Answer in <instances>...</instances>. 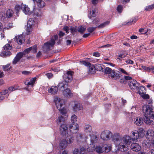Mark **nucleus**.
<instances>
[{
	"label": "nucleus",
	"instance_id": "f257e3e1",
	"mask_svg": "<svg viewBox=\"0 0 154 154\" xmlns=\"http://www.w3.org/2000/svg\"><path fill=\"white\" fill-rule=\"evenodd\" d=\"M37 52V46L35 45L32 47L26 49L23 52H20L17 54L12 61V64H16L23 55L29 53L30 52L35 54Z\"/></svg>",
	"mask_w": 154,
	"mask_h": 154
},
{
	"label": "nucleus",
	"instance_id": "f8f14e48",
	"mask_svg": "<svg viewBox=\"0 0 154 154\" xmlns=\"http://www.w3.org/2000/svg\"><path fill=\"white\" fill-rule=\"evenodd\" d=\"M14 39L15 41L17 42L19 45H21L24 42L25 38L23 36V35H18L15 36Z\"/></svg>",
	"mask_w": 154,
	"mask_h": 154
},
{
	"label": "nucleus",
	"instance_id": "393cba45",
	"mask_svg": "<svg viewBox=\"0 0 154 154\" xmlns=\"http://www.w3.org/2000/svg\"><path fill=\"white\" fill-rule=\"evenodd\" d=\"M82 108V105L80 103L77 102L75 103L73 107V110L74 111L81 110Z\"/></svg>",
	"mask_w": 154,
	"mask_h": 154
},
{
	"label": "nucleus",
	"instance_id": "e2e57ef3",
	"mask_svg": "<svg viewBox=\"0 0 154 154\" xmlns=\"http://www.w3.org/2000/svg\"><path fill=\"white\" fill-rule=\"evenodd\" d=\"M63 30L66 31V33H68L69 32V27L67 26H65L63 28Z\"/></svg>",
	"mask_w": 154,
	"mask_h": 154
},
{
	"label": "nucleus",
	"instance_id": "9b49d317",
	"mask_svg": "<svg viewBox=\"0 0 154 154\" xmlns=\"http://www.w3.org/2000/svg\"><path fill=\"white\" fill-rule=\"evenodd\" d=\"M72 72L71 71H69L67 72L63 76V79L64 81L66 83L70 82L72 79Z\"/></svg>",
	"mask_w": 154,
	"mask_h": 154
},
{
	"label": "nucleus",
	"instance_id": "c03bdc74",
	"mask_svg": "<svg viewBox=\"0 0 154 154\" xmlns=\"http://www.w3.org/2000/svg\"><path fill=\"white\" fill-rule=\"evenodd\" d=\"M123 7L122 5H119L117 7L116 10L119 13H121L123 10Z\"/></svg>",
	"mask_w": 154,
	"mask_h": 154
},
{
	"label": "nucleus",
	"instance_id": "c9c22d12",
	"mask_svg": "<svg viewBox=\"0 0 154 154\" xmlns=\"http://www.w3.org/2000/svg\"><path fill=\"white\" fill-rule=\"evenodd\" d=\"M85 131L86 133H90L92 130L91 127L89 125H85Z\"/></svg>",
	"mask_w": 154,
	"mask_h": 154
},
{
	"label": "nucleus",
	"instance_id": "de8ad7c7",
	"mask_svg": "<svg viewBox=\"0 0 154 154\" xmlns=\"http://www.w3.org/2000/svg\"><path fill=\"white\" fill-rule=\"evenodd\" d=\"M141 67L143 69L148 72H150L151 70V67H148L144 66H142Z\"/></svg>",
	"mask_w": 154,
	"mask_h": 154
},
{
	"label": "nucleus",
	"instance_id": "2eb2a0df",
	"mask_svg": "<svg viewBox=\"0 0 154 154\" xmlns=\"http://www.w3.org/2000/svg\"><path fill=\"white\" fill-rule=\"evenodd\" d=\"M36 79V77H34L31 79L29 81V79H27L24 81V83L27 85V87H29V85L32 87L35 83Z\"/></svg>",
	"mask_w": 154,
	"mask_h": 154
},
{
	"label": "nucleus",
	"instance_id": "680f3d73",
	"mask_svg": "<svg viewBox=\"0 0 154 154\" xmlns=\"http://www.w3.org/2000/svg\"><path fill=\"white\" fill-rule=\"evenodd\" d=\"M99 21V19L97 18H96L94 20L93 23V24H95L97 26L98 22Z\"/></svg>",
	"mask_w": 154,
	"mask_h": 154
},
{
	"label": "nucleus",
	"instance_id": "603ef678",
	"mask_svg": "<svg viewBox=\"0 0 154 154\" xmlns=\"http://www.w3.org/2000/svg\"><path fill=\"white\" fill-rule=\"evenodd\" d=\"M79 152L81 153V154H87L86 148L83 147L81 148Z\"/></svg>",
	"mask_w": 154,
	"mask_h": 154
},
{
	"label": "nucleus",
	"instance_id": "79ce46f5",
	"mask_svg": "<svg viewBox=\"0 0 154 154\" xmlns=\"http://www.w3.org/2000/svg\"><path fill=\"white\" fill-rule=\"evenodd\" d=\"M149 31H150V30L149 29H147L146 31L144 30V29L143 28L140 29L139 30V32L141 33V34H145L147 35V33Z\"/></svg>",
	"mask_w": 154,
	"mask_h": 154
},
{
	"label": "nucleus",
	"instance_id": "cd10ccee",
	"mask_svg": "<svg viewBox=\"0 0 154 154\" xmlns=\"http://www.w3.org/2000/svg\"><path fill=\"white\" fill-rule=\"evenodd\" d=\"M36 2L38 6L40 8H42L45 5V3L42 0H33Z\"/></svg>",
	"mask_w": 154,
	"mask_h": 154
},
{
	"label": "nucleus",
	"instance_id": "3c124183",
	"mask_svg": "<svg viewBox=\"0 0 154 154\" xmlns=\"http://www.w3.org/2000/svg\"><path fill=\"white\" fill-rule=\"evenodd\" d=\"M125 56L122 54H120L118 57L117 59L119 62H120L122 60L123 58H124Z\"/></svg>",
	"mask_w": 154,
	"mask_h": 154
},
{
	"label": "nucleus",
	"instance_id": "6e6552de",
	"mask_svg": "<svg viewBox=\"0 0 154 154\" xmlns=\"http://www.w3.org/2000/svg\"><path fill=\"white\" fill-rule=\"evenodd\" d=\"M142 111L143 113L144 116L149 115L154 112L152 111V109L151 106L148 105H144L142 107Z\"/></svg>",
	"mask_w": 154,
	"mask_h": 154
},
{
	"label": "nucleus",
	"instance_id": "f704fd0d",
	"mask_svg": "<svg viewBox=\"0 0 154 154\" xmlns=\"http://www.w3.org/2000/svg\"><path fill=\"white\" fill-rule=\"evenodd\" d=\"M35 21L33 18H30L27 22V26L28 27H32L34 25Z\"/></svg>",
	"mask_w": 154,
	"mask_h": 154
},
{
	"label": "nucleus",
	"instance_id": "774afa93",
	"mask_svg": "<svg viewBox=\"0 0 154 154\" xmlns=\"http://www.w3.org/2000/svg\"><path fill=\"white\" fill-rule=\"evenodd\" d=\"M58 35L61 38L63 36L65 35V33L62 31H60Z\"/></svg>",
	"mask_w": 154,
	"mask_h": 154
},
{
	"label": "nucleus",
	"instance_id": "412c9836",
	"mask_svg": "<svg viewBox=\"0 0 154 154\" xmlns=\"http://www.w3.org/2000/svg\"><path fill=\"white\" fill-rule=\"evenodd\" d=\"M48 91L51 94H55L57 93L58 91V88L56 86H52L48 88Z\"/></svg>",
	"mask_w": 154,
	"mask_h": 154
},
{
	"label": "nucleus",
	"instance_id": "f03ea898",
	"mask_svg": "<svg viewBox=\"0 0 154 154\" xmlns=\"http://www.w3.org/2000/svg\"><path fill=\"white\" fill-rule=\"evenodd\" d=\"M54 101L57 108L59 110L61 114L63 115L65 114L66 113V111L63 106L64 104L63 100L57 97H55L54 98Z\"/></svg>",
	"mask_w": 154,
	"mask_h": 154
},
{
	"label": "nucleus",
	"instance_id": "423d86ee",
	"mask_svg": "<svg viewBox=\"0 0 154 154\" xmlns=\"http://www.w3.org/2000/svg\"><path fill=\"white\" fill-rule=\"evenodd\" d=\"M144 117V122L147 125H154V112Z\"/></svg>",
	"mask_w": 154,
	"mask_h": 154
},
{
	"label": "nucleus",
	"instance_id": "b1692460",
	"mask_svg": "<svg viewBox=\"0 0 154 154\" xmlns=\"http://www.w3.org/2000/svg\"><path fill=\"white\" fill-rule=\"evenodd\" d=\"M134 122L135 124L137 125H141L143 123V119L142 118L140 117H137L134 119Z\"/></svg>",
	"mask_w": 154,
	"mask_h": 154
},
{
	"label": "nucleus",
	"instance_id": "4be33fe9",
	"mask_svg": "<svg viewBox=\"0 0 154 154\" xmlns=\"http://www.w3.org/2000/svg\"><path fill=\"white\" fill-rule=\"evenodd\" d=\"M63 95L66 97H70L72 96L71 91L69 88H67L63 91Z\"/></svg>",
	"mask_w": 154,
	"mask_h": 154
},
{
	"label": "nucleus",
	"instance_id": "9d476101",
	"mask_svg": "<svg viewBox=\"0 0 154 154\" xmlns=\"http://www.w3.org/2000/svg\"><path fill=\"white\" fill-rule=\"evenodd\" d=\"M112 134L109 131H102L100 135L101 138L105 140H109L112 137Z\"/></svg>",
	"mask_w": 154,
	"mask_h": 154
},
{
	"label": "nucleus",
	"instance_id": "4d7b16f0",
	"mask_svg": "<svg viewBox=\"0 0 154 154\" xmlns=\"http://www.w3.org/2000/svg\"><path fill=\"white\" fill-rule=\"evenodd\" d=\"M32 30V27H28V26H27V27L26 29V34L28 35H29V34L30 32Z\"/></svg>",
	"mask_w": 154,
	"mask_h": 154
},
{
	"label": "nucleus",
	"instance_id": "5701e85b",
	"mask_svg": "<svg viewBox=\"0 0 154 154\" xmlns=\"http://www.w3.org/2000/svg\"><path fill=\"white\" fill-rule=\"evenodd\" d=\"M132 137L129 136H125L122 139L123 141L126 144L130 145L131 142Z\"/></svg>",
	"mask_w": 154,
	"mask_h": 154
},
{
	"label": "nucleus",
	"instance_id": "864d4df0",
	"mask_svg": "<svg viewBox=\"0 0 154 154\" xmlns=\"http://www.w3.org/2000/svg\"><path fill=\"white\" fill-rule=\"evenodd\" d=\"M10 66V64H7L5 66H3V70L4 71H8V69H9V67Z\"/></svg>",
	"mask_w": 154,
	"mask_h": 154
},
{
	"label": "nucleus",
	"instance_id": "09e8293b",
	"mask_svg": "<svg viewBox=\"0 0 154 154\" xmlns=\"http://www.w3.org/2000/svg\"><path fill=\"white\" fill-rule=\"evenodd\" d=\"M96 28L97 27H89L87 29V30L88 32H89V33H92L94 31Z\"/></svg>",
	"mask_w": 154,
	"mask_h": 154
},
{
	"label": "nucleus",
	"instance_id": "bf43d9fd",
	"mask_svg": "<svg viewBox=\"0 0 154 154\" xmlns=\"http://www.w3.org/2000/svg\"><path fill=\"white\" fill-rule=\"evenodd\" d=\"M73 154H81V153L78 149L75 148L73 151Z\"/></svg>",
	"mask_w": 154,
	"mask_h": 154
},
{
	"label": "nucleus",
	"instance_id": "dca6fc26",
	"mask_svg": "<svg viewBox=\"0 0 154 154\" xmlns=\"http://www.w3.org/2000/svg\"><path fill=\"white\" fill-rule=\"evenodd\" d=\"M131 149L134 151L137 152L141 150V147L138 143H133L131 145Z\"/></svg>",
	"mask_w": 154,
	"mask_h": 154
},
{
	"label": "nucleus",
	"instance_id": "ddd939ff",
	"mask_svg": "<svg viewBox=\"0 0 154 154\" xmlns=\"http://www.w3.org/2000/svg\"><path fill=\"white\" fill-rule=\"evenodd\" d=\"M118 149L120 150L121 151H124L125 152V154H129L130 152L129 151H128V146H126L123 144L122 143H120L118 145Z\"/></svg>",
	"mask_w": 154,
	"mask_h": 154
},
{
	"label": "nucleus",
	"instance_id": "39448f33",
	"mask_svg": "<svg viewBox=\"0 0 154 154\" xmlns=\"http://www.w3.org/2000/svg\"><path fill=\"white\" fill-rule=\"evenodd\" d=\"M15 9L17 11L16 12H18L21 9L25 14L30 15L31 14V11H30L29 8L27 5H25L22 4L21 5H17L15 6Z\"/></svg>",
	"mask_w": 154,
	"mask_h": 154
},
{
	"label": "nucleus",
	"instance_id": "72a5a7b5",
	"mask_svg": "<svg viewBox=\"0 0 154 154\" xmlns=\"http://www.w3.org/2000/svg\"><path fill=\"white\" fill-rule=\"evenodd\" d=\"M11 53L10 51H4L2 52L1 54V56L2 57H6L9 56L11 54Z\"/></svg>",
	"mask_w": 154,
	"mask_h": 154
},
{
	"label": "nucleus",
	"instance_id": "4c0bfd02",
	"mask_svg": "<svg viewBox=\"0 0 154 154\" xmlns=\"http://www.w3.org/2000/svg\"><path fill=\"white\" fill-rule=\"evenodd\" d=\"M103 149L104 151L103 153L107 152L110 151V149L109 147H108V146L106 145H104L103 146H102Z\"/></svg>",
	"mask_w": 154,
	"mask_h": 154
},
{
	"label": "nucleus",
	"instance_id": "58836bf2",
	"mask_svg": "<svg viewBox=\"0 0 154 154\" xmlns=\"http://www.w3.org/2000/svg\"><path fill=\"white\" fill-rule=\"evenodd\" d=\"M77 120V117L76 115H73L71 117V121L72 122V124H77L75 123Z\"/></svg>",
	"mask_w": 154,
	"mask_h": 154
},
{
	"label": "nucleus",
	"instance_id": "8fccbe9b",
	"mask_svg": "<svg viewBox=\"0 0 154 154\" xmlns=\"http://www.w3.org/2000/svg\"><path fill=\"white\" fill-rule=\"evenodd\" d=\"M21 73L25 75H29L31 73V72L28 71H22Z\"/></svg>",
	"mask_w": 154,
	"mask_h": 154
},
{
	"label": "nucleus",
	"instance_id": "37998d69",
	"mask_svg": "<svg viewBox=\"0 0 154 154\" xmlns=\"http://www.w3.org/2000/svg\"><path fill=\"white\" fill-rule=\"evenodd\" d=\"M4 48L5 51H7L11 50L12 49V47L9 44H7L4 47Z\"/></svg>",
	"mask_w": 154,
	"mask_h": 154
},
{
	"label": "nucleus",
	"instance_id": "aec40b11",
	"mask_svg": "<svg viewBox=\"0 0 154 154\" xmlns=\"http://www.w3.org/2000/svg\"><path fill=\"white\" fill-rule=\"evenodd\" d=\"M92 147L93 149H91L92 150H91V151L94 150L96 151L98 153L104 152V151H103V149L102 145L101 146H97L96 147L95 145H93Z\"/></svg>",
	"mask_w": 154,
	"mask_h": 154
},
{
	"label": "nucleus",
	"instance_id": "1a4fd4ad",
	"mask_svg": "<svg viewBox=\"0 0 154 154\" xmlns=\"http://www.w3.org/2000/svg\"><path fill=\"white\" fill-rule=\"evenodd\" d=\"M55 44V41L51 39L50 42H48L44 44L42 47L43 50L45 52L49 51L51 50V48L53 47Z\"/></svg>",
	"mask_w": 154,
	"mask_h": 154
},
{
	"label": "nucleus",
	"instance_id": "0eeeda50",
	"mask_svg": "<svg viewBox=\"0 0 154 154\" xmlns=\"http://www.w3.org/2000/svg\"><path fill=\"white\" fill-rule=\"evenodd\" d=\"M146 137L149 141H147L144 140L143 143L146 145H147L150 141H153L154 140V131L153 130L151 129L148 130L146 133Z\"/></svg>",
	"mask_w": 154,
	"mask_h": 154
},
{
	"label": "nucleus",
	"instance_id": "338daca9",
	"mask_svg": "<svg viewBox=\"0 0 154 154\" xmlns=\"http://www.w3.org/2000/svg\"><path fill=\"white\" fill-rule=\"evenodd\" d=\"M46 75L48 79H50L53 76V74L51 73H48Z\"/></svg>",
	"mask_w": 154,
	"mask_h": 154
},
{
	"label": "nucleus",
	"instance_id": "6e6d98bb",
	"mask_svg": "<svg viewBox=\"0 0 154 154\" xmlns=\"http://www.w3.org/2000/svg\"><path fill=\"white\" fill-rule=\"evenodd\" d=\"M137 21V20L135 18L131 20L129 22H128L127 23V24L128 25H129L131 24V23H134L136 22Z\"/></svg>",
	"mask_w": 154,
	"mask_h": 154
},
{
	"label": "nucleus",
	"instance_id": "f3484780",
	"mask_svg": "<svg viewBox=\"0 0 154 154\" xmlns=\"http://www.w3.org/2000/svg\"><path fill=\"white\" fill-rule=\"evenodd\" d=\"M79 128V126L77 124H72L69 125V129L72 133L77 132Z\"/></svg>",
	"mask_w": 154,
	"mask_h": 154
},
{
	"label": "nucleus",
	"instance_id": "69168bd1",
	"mask_svg": "<svg viewBox=\"0 0 154 154\" xmlns=\"http://www.w3.org/2000/svg\"><path fill=\"white\" fill-rule=\"evenodd\" d=\"M93 56L98 57L100 56V54L98 52H94L93 54Z\"/></svg>",
	"mask_w": 154,
	"mask_h": 154
},
{
	"label": "nucleus",
	"instance_id": "13d9d810",
	"mask_svg": "<svg viewBox=\"0 0 154 154\" xmlns=\"http://www.w3.org/2000/svg\"><path fill=\"white\" fill-rule=\"evenodd\" d=\"M142 97L144 99H149V96L148 94H143L141 95Z\"/></svg>",
	"mask_w": 154,
	"mask_h": 154
},
{
	"label": "nucleus",
	"instance_id": "0e129e2a",
	"mask_svg": "<svg viewBox=\"0 0 154 154\" xmlns=\"http://www.w3.org/2000/svg\"><path fill=\"white\" fill-rule=\"evenodd\" d=\"M6 29V28H4L3 29V31L1 33V38L2 39L3 38H4L5 37V34H4V30Z\"/></svg>",
	"mask_w": 154,
	"mask_h": 154
},
{
	"label": "nucleus",
	"instance_id": "5fc2aeb1",
	"mask_svg": "<svg viewBox=\"0 0 154 154\" xmlns=\"http://www.w3.org/2000/svg\"><path fill=\"white\" fill-rule=\"evenodd\" d=\"M64 120V118L63 116H59L57 120V123H60L61 122L63 121Z\"/></svg>",
	"mask_w": 154,
	"mask_h": 154
},
{
	"label": "nucleus",
	"instance_id": "2f4dec72",
	"mask_svg": "<svg viewBox=\"0 0 154 154\" xmlns=\"http://www.w3.org/2000/svg\"><path fill=\"white\" fill-rule=\"evenodd\" d=\"M14 12L12 10L8 9V10L6 13V16L8 18H10L13 15Z\"/></svg>",
	"mask_w": 154,
	"mask_h": 154
},
{
	"label": "nucleus",
	"instance_id": "ea45409f",
	"mask_svg": "<svg viewBox=\"0 0 154 154\" xmlns=\"http://www.w3.org/2000/svg\"><path fill=\"white\" fill-rule=\"evenodd\" d=\"M77 30L81 33H83L86 30V28L83 26H81L78 28Z\"/></svg>",
	"mask_w": 154,
	"mask_h": 154
},
{
	"label": "nucleus",
	"instance_id": "a19ab883",
	"mask_svg": "<svg viewBox=\"0 0 154 154\" xmlns=\"http://www.w3.org/2000/svg\"><path fill=\"white\" fill-rule=\"evenodd\" d=\"M153 8H154V4L146 6L145 9L146 11H149Z\"/></svg>",
	"mask_w": 154,
	"mask_h": 154
},
{
	"label": "nucleus",
	"instance_id": "e433bc0d",
	"mask_svg": "<svg viewBox=\"0 0 154 154\" xmlns=\"http://www.w3.org/2000/svg\"><path fill=\"white\" fill-rule=\"evenodd\" d=\"M109 23V22L108 21H106L98 26L97 27L99 28H102L108 25Z\"/></svg>",
	"mask_w": 154,
	"mask_h": 154
},
{
	"label": "nucleus",
	"instance_id": "6ab92c4d",
	"mask_svg": "<svg viewBox=\"0 0 154 154\" xmlns=\"http://www.w3.org/2000/svg\"><path fill=\"white\" fill-rule=\"evenodd\" d=\"M68 86V83L64 81L59 83L57 87L59 90H63L65 88H67Z\"/></svg>",
	"mask_w": 154,
	"mask_h": 154
},
{
	"label": "nucleus",
	"instance_id": "a211bd4d",
	"mask_svg": "<svg viewBox=\"0 0 154 154\" xmlns=\"http://www.w3.org/2000/svg\"><path fill=\"white\" fill-rule=\"evenodd\" d=\"M129 85L130 88L133 90L136 89L138 85L137 81L134 79H131L129 82Z\"/></svg>",
	"mask_w": 154,
	"mask_h": 154
},
{
	"label": "nucleus",
	"instance_id": "20e7f679",
	"mask_svg": "<svg viewBox=\"0 0 154 154\" xmlns=\"http://www.w3.org/2000/svg\"><path fill=\"white\" fill-rule=\"evenodd\" d=\"M98 66L99 68L98 70L100 71L102 70L105 74H108V76L109 78L112 79L115 78L116 75L115 74L114 70H112L111 68L108 67L105 68L103 70L101 64H99Z\"/></svg>",
	"mask_w": 154,
	"mask_h": 154
},
{
	"label": "nucleus",
	"instance_id": "c85d7f7f",
	"mask_svg": "<svg viewBox=\"0 0 154 154\" xmlns=\"http://www.w3.org/2000/svg\"><path fill=\"white\" fill-rule=\"evenodd\" d=\"M73 135L71 134H68L67 135L66 141L67 143H71L73 142Z\"/></svg>",
	"mask_w": 154,
	"mask_h": 154
},
{
	"label": "nucleus",
	"instance_id": "052dcab7",
	"mask_svg": "<svg viewBox=\"0 0 154 154\" xmlns=\"http://www.w3.org/2000/svg\"><path fill=\"white\" fill-rule=\"evenodd\" d=\"M8 92V90H5L0 93L1 96H4Z\"/></svg>",
	"mask_w": 154,
	"mask_h": 154
},
{
	"label": "nucleus",
	"instance_id": "49530a36",
	"mask_svg": "<svg viewBox=\"0 0 154 154\" xmlns=\"http://www.w3.org/2000/svg\"><path fill=\"white\" fill-rule=\"evenodd\" d=\"M77 28L76 27H71L70 28V32L71 33L74 35L75 33L77 31Z\"/></svg>",
	"mask_w": 154,
	"mask_h": 154
},
{
	"label": "nucleus",
	"instance_id": "473e14b6",
	"mask_svg": "<svg viewBox=\"0 0 154 154\" xmlns=\"http://www.w3.org/2000/svg\"><path fill=\"white\" fill-rule=\"evenodd\" d=\"M97 11V9L94 8L93 9L92 11H90L89 14L88 15V17L90 19H91L92 17H94L96 16V12Z\"/></svg>",
	"mask_w": 154,
	"mask_h": 154
},
{
	"label": "nucleus",
	"instance_id": "a18cd8bd",
	"mask_svg": "<svg viewBox=\"0 0 154 154\" xmlns=\"http://www.w3.org/2000/svg\"><path fill=\"white\" fill-rule=\"evenodd\" d=\"M80 63L82 65H84L85 66H89L91 64L89 62H86L85 61H80Z\"/></svg>",
	"mask_w": 154,
	"mask_h": 154
},
{
	"label": "nucleus",
	"instance_id": "a878e982",
	"mask_svg": "<svg viewBox=\"0 0 154 154\" xmlns=\"http://www.w3.org/2000/svg\"><path fill=\"white\" fill-rule=\"evenodd\" d=\"M146 91L145 88L143 86H141L138 88V92L140 95L146 94Z\"/></svg>",
	"mask_w": 154,
	"mask_h": 154
},
{
	"label": "nucleus",
	"instance_id": "c756f323",
	"mask_svg": "<svg viewBox=\"0 0 154 154\" xmlns=\"http://www.w3.org/2000/svg\"><path fill=\"white\" fill-rule=\"evenodd\" d=\"M67 143L66 140H62L60 143V148L61 149H64L66 147Z\"/></svg>",
	"mask_w": 154,
	"mask_h": 154
},
{
	"label": "nucleus",
	"instance_id": "7c9ffc66",
	"mask_svg": "<svg viewBox=\"0 0 154 154\" xmlns=\"http://www.w3.org/2000/svg\"><path fill=\"white\" fill-rule=\"evenodd\" d=\"M88 73L90 74H94L95 72V67L91 64L88 66Z\"/></svg>",
	"mask_w": 154,
	"mask_h": 154
},
{
	"label": "nucleus",
	"instance_id": "4468645a",
	"mask_svg": "<svg viewBox=\"0 0 154 154\" xmlns=\"http://www.w3.org/2000/svg\"><path fill=\"white\" fill-rule=\"evenodd\" d=\"M60 132L63 136L66 135L67 133L68 127L65 124H62L61 125L60 128Z\"/></svg>",
	"mask_w": 154,
	"mask_h": 154
},
{
	"label": "nucleus",
	"instance_id": "7ed1b4c3",
	"mask_svg": "<svg viewBox=\"0 0 154 154\" xmlns=\"http://www.w3.org/2000/svg\"><path fill=\"white\" fill-rule=\"evenodd\" d=\"M145 134V131L142 128L140 129L139 131L134 130L131 133V136L133 141L137 140L139 138H142Z\"/></svg>",
	"mask_w": 154,
	"mask_h": 154
},
{
	"label": "nucleus",
	"instance_id": "bb28decb",
	"mask_svg": "<svg viewBox=\"0 0 154 154\" xmlns=\"http://www.w3.org/2000/svg\"><path fill=\"white\" fill-rule=\"evenodd\" d=\"M90 135L91 137L90 141L91 142L90 145H92L93 146L94 144L97 142V141L98 140V138L95 135Z\"/></svg>",
	"mask_w": 154,
	"mask_h": 154
}]
</instances>
